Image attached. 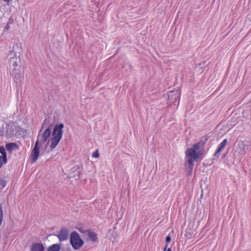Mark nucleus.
I'll return each mask as SVG.
<instances>
[{"instance_id":"nucleus-1","label":"nucleus","mask_w":251,"mask_h":251,"mask_svg":"<svg viewBox=\"0 0 251 251\" xmlns=\"http://www.w3.org/2000/svg\"><path fill=\"white\" fill-rule=\"evenodd\" d=\"M204 144V142L201 141L194 144L191 148H188L185 151V169L187 175L191 176L192 174V170L194 166V162L197 161L201 155V152L197 151L200 149Z\"/></svg>"},{"instance_id":"nucleus-2","label":"nucleus","mask_w":251,"mask_h":251,"mask_svg":"<svg viewBox=\"0 0 251 251\" xmlns=\"http://www.w3.org/2000/svg\"><path fill=\"white\" fill-rule=\"evenodd\" d=\"M9 53L6 59L10 63H19L21 62V55L23 53L22 43L19 39L14 40L13 44L12 47L10 48Z\"/></svg>"},{"instance_id":"nucleus-3","label":"nucleus","mask_w":251,"mask_h":251,"mask_svg":"<svg viewBox=\"0 0 251 251\" xmlns=\"http://www.w3.org/2000/svg\"><path fill=\"white\" fill-rule=\"evenodd\" d=\"M51 133L50 126L48 127L43 132L41 135V129L39 131L38 136L37 140L36 141L34 147L31 153V161L32 163L35 162L39 155V141L42 143H45L50 136Z\"/></svg>"},{"instance_id":"nucleus-4","label":"nucleus","mask_w":251,"mask_h":251,"mask_svg":"<svg viewBox=\"0 0 251 251\" xmlns=\"http://www.w3.org/2000/svg\"><path fill=\"white\" fill-rule=\"evenodd\" d=\"M63 127L64 125L62 123L57 124L54 126L52 133L53 137L51 139L50 149H54L61 139L63 136Z\"/></svg>"},{"instance_id":"nucleus-5","label":"nucleus","mask_w":251,"mask_h":251,"mask_svg":"<svg viewBox=\"0 0 251 251\" xmlns=\"http://www.w3.org/2000/svg\"><path fill=\"white\" fill-rule=\"evenodd\" d=\"M70 243L75 250L79 249L83 245L84 242L76 231H73L70 235Z\"/></svg>"},{"instance_id":"nucleus-6","label":"nucleus","mask_w":251,"mask_h":251,"mask_svg":"<svg viewBox=\"0 0 251 251\" xmlns=\"http://www.w3.org/2000/svg\"><path fill=\"white\" fill-rule=\"evenodd\" d=\"M13 67L12 74L14 75V81L16 84L20 85L23 78V76L21 75V70L17 68V64H14Z\"/></svg>"},{"instance_id":"nucleus-7","label":"nucleus","mask_w":251,"mask_h":251,"mask_svg":"<svg viewBox=\"0 0 251 251\" xmlns=\"http://www.w3.org/2000/svg\"><path fill=\"white\" fill-rule=\"evenodd\" d=\"M15 128L16 126L13 122L10 121L6 124L5 134L7 138H11L15 135Z\"/></svg>"},{"instance_id":"nucleus-8","label":"nucleus","mask_w":251,"mask_h":251,"mask_svg":"<svg viewBox=\"0 0 251 251\" xmlns=\"http://www.w3.org/2000/svg\"><path fill=\"white\" fill-rule=\"evenodd\" d=\"M168 99L172 103H175L177 100H179L180 92L179 90L170 91L167 93Z\"/></svg>"},{"instance_id":"nucleus-9","label":"nucleus","mask_w":251,"mask_h":251,"mask_svg":"<svg viewBox=\"0 0 251 251\" xmlns=\"http://www.w3.org/2000/svg\"><path fill=\"white\" fill-rule=\"evenodd\" d=\"M60 241H63L67 240L69 237V230L66 228L64 227L61 229L57 235Z\"/></svg>"},{"instance_id":"nucleus-10","label":"nucleus","mask_w":251,"mask_h":251,"mask_svg":"<svg viewBox=\"0 0 251 251\" xmlns=\"http://www.w3.org/2000/svg\"><path fill=\"white\" fill-rule=\"evenodd\" d=\"M80 171L79 170V167L77 165L73 167L70 173V177H73L75 179L79 178Z\"/></svg>"},{"instance_id":"nucleus-11","label":"nucleus","mask_w":251,"mask_h":251,"mask_svg":"<svg viewBox=\"0 0 251 251\" xmlns=\"http://www.w3.org/2000/svg\"><path fill=\"white\" fill-rule=\"evenodd\" d=\"M44 247L41 243H33L31 245V251H44Z\"/></svg>"},{"instance_id":"nucleus-12","label":"nucleus","mask_w":251,"mask_h":251,"mask_svg":"<svg viewBox=\"0 0 251 251\" xmlns=\"http://www.w3.org/2000/svg\"><path fill=\"white\" fill-rule=\"evenodd\" d=\"M227 139H224L219 145L218 149L214 153V155L216 156H218L219 155V153L225 147L226 144L227 143Z\"/></svg>"},{"instance_id":"nucleus-13","label":"nucleus","mask_w":251,"mask_h":251,"mask_svg":"<svg viewBox=\"0 0 251 251\" xmlns=\"http://www.w3.org/2000/svg\"><path fill=\"white\" fill-rule=\"evenodd\" d=\"M238 146L240 149V151L243 152H246L249 149V147L245 143V142L240 141L238 143Z\"/></svg>"},{"instance_id":"nucleus-14","label":"nucleus","mask_w":251,"mask_h":251,"mask_svg":"<svg viewBox=\"0 0 251 251\" xmlns=\"http://www.w3.org/2000/svg\"><path fill=\"white\" fill-rule=\"evenodd\" d=\"M86 232H87V234L88 235L89 238L93 242H95L97 241L98 237L97 235L95 232L92 231L90 229H87Z\"/></svg>"},{"instance_id":"nucleus-15","label":"nucleus","mask_w":251,"mask_h":251,"mask_svg":"<svg viewBox=\"0 0 251 251\" xmlns=\"http://www.w3.org/2000/svg\"><path fill=\"white\" fill-rule=\"evenodd\" d=\"M60 249V247L59 244H53L50 246L47 251H59Z\"/></svg>"},{"instance_id":"nucleus-16","label":"nucleus","mask_w":251,"mask_h":251,"mask_svg":"<svg viewBox=\"0 0 251 251\" xmlns=\"http://www.w3.org/2000/svg\"><path fill=\"white\" fill-rule=\"evenodd\" d=\"M16 147H17V145L14 143H8L5 146L6 150L10 152L13 149Z\"/></svg>"},{"instance_id":"nucleus-17","label":"nucleus","mask_w":251,"mask_h":251,"mask_svg":"<svg viewBox=\"0 0 251 251\" xmlns=\"http://www.w3.org/2000/svg\"><path fill=\"white\" fill-rule=\"evenodd\" d=\"M0 153L2 154L1 157H2V158H3L4 162H7V154L5 151V148L3 146L0 147Z\"/></svg>"},{"instance_id":"nucleus-18","label":"nucleus","mask_w":251,"mask_h":251,"mask_svg":"<svg viewBox=\"0 0 251 251\" xmlns=\"http://www.w3.org/2000/svg\"><path fill=\"white\" fill-rule=\"evenodd\" d=\"M50 129L52 127V124L50 123V119L49 118L46 119L43 124H42V128L44 127H50Z\"/></svg>"},{"instance_id":"nucleus-19","label":"nucleus","mask_w":251,"mask_h":251,"mask_svg":"<svg viewBox=\"0 0 251 251\" xmlns=\"http://www.w3.org/2000/svg\"><path fill=\"white\" fill-rule=\"evenodd\" d=\"M3 214L2 211V206L0 204V226H1L3 220Z\"/></svg>"},{"instance_id":"nucleus-20","label":"nucleus","mask_w":251,"mask_h":251,"mask_svg":"<svg viewBox=\"0 0 251 251\" xmlns=\"http://www.w3.org/2000/svg\"><path fill=\"white\" fill-rule=\"evenodd\" d=\"M6 181L3 179H0V189H2L5 186Z\"/></svg>"},{"instance_id":"nucleus-21","label":"nucleus","mask_w":251,"mask_h":251,"mask_svg":"<svg viewBox=\"0 0 251 251\" xmlns=\"http://www.w3.org/2000/svg\"><path fill=\"white\" fill-rule=\"evenodd\" d=\"M6 162H4L3 158L1 157V155H0V168L2 167L3 164H5Z\"/></svg>"},{"instance_id":"nucleus-22","label":"nucleus","mask_w":251,"mask_h":251,"mask_svg":"<svg viewBox=\"0 0 251 251\" xmlns=\"http://www.w3.org/2000/svg\"><path fill=\"white\" fill-rule=\"evenodd\" d=\"M99 153L98 150L94 151L92 154V156L94 157H98L99 156Z\"/></svg>"},{"instance_id":"nucleus-23","label":"nucleus","mask_w":251,"mask_h":251,"mask_svg":"<svg viewBox=\"0 0 251 251\" xmlns=\"http://www.w3.org/2000/svg\"><path fill=\"white\" fill-rule=\"evenodd\" d=\"M9 25L10 24L7 23V25H6V26H5L4 29V31H7V30H8L9 29V28H10Z\"/></svg>"},{"instance_id":"nucleus-24","label":"nucleus","mask_w":251,"mask_h":251,"mask_svg":"<svg viewBox=\"0 0 251 251\" xmlns=\"http://www.w3.org/2000/svg\"><path fill=\"white\" fill-rule=\"evenodd\" d=\"M171 241V237L169 235L166 237L165 241L167 243H169Z\"/></svg>"},{"instance_id":"nucleus-25","label":"nucleus","mask_w":251,"mask_h":251,"mask_svg":"<svg viewBox=\"0 0 251 251\" xmlns=\"http://www.w3.org/2000/svg\"><path fill=\"white\" fill-rule=\"evenodd\" d=\"M86 230H84L82 228L79 229V231L82 233H86L87 234V232H86Z\"/></svg>"},{"instance_id":"nucleus-26","label":"nucleus","mask_w":251,"mask_h":251,"mask_svg":"<svg viewBox=\"0 0 251 251\" xmlns=\"http://www.w3.org/2000/svg\"><path fill=\"white\" fill-rule=\"evenodd\" d=\"M13 22V19H12L11 18H10L8 20V23L10 24L12 23Z\"/></svg>"},{"instance_id":"nucleus-27","label":"nucleus","mask_w":251,"mask_h":251,"mask_svg":"<svg viewBox=\"0 0 251 251\" xmlns=\"http://www.w3.org/2000/svg\"><path fill=\"white\" fill-rule=\"evenodd\" d=\"M167 246H168V245H167V244H166V245L165 247H164V248L163 249V251H165L166 250L167 248Z\"/></svg>"},{"instance_id":"nucleus-28","label":"nucleus","mask_w":251,"mask_h":251,"mask_svg":"<svg viewBox=\"0 0 251 251\" xmlns=\"http://www.w3.org/2000/svg\"><path fill=\"white\" fill-rule=\"evenodd\" d=\"M167 251H172L171 249V248H169V249L167 250Z\"/></svg>"}]
</instances>
